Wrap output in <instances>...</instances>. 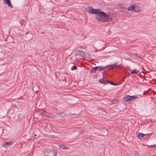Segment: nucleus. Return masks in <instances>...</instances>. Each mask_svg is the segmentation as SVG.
<instances>
[{"mask_svg": "<svg viewBox=\"0 0 156 156\" xmlns=\"http://www.w3.org/2000/svg\"><path fill=\"white\" fill-rule=\"evenodd\" d=\"M126 101H130L134 100L137 98V97L135 96L126 95L125 97Z\"/></svg>", "mask_w": 156, "mask_h": 156, "instance_id": "7ed1b4c3", "label": "nucleus"}, {"mask_svg": "<svg viewBox=\"0 0 156 156\" xmlns=\"http://www.w3.org/2000/svg\"><path fill=\"white\" fill-rule=\"evenodd\" d=\"M101 12H102L100 9H93V14H100Z\"/></svg>", "mask_w": 156, "mask_h": 156, "instance_id": "6e6552de", "label": "nucleus"}, {"mask_svg": "<svg viewBox=\"0 0 156 156\" xmlns=\"http://www.w3.org/2000/svg\"><path fill=\"white\" fill-rule=\"evenodd\" d=\"M72 69L73 70L74 69H77V67L75 66H74L72 68Z\"/></svg>", "mask_w": 156, "mask_h": 156, "instance_id": "a211bd4d", "label": "nucleus"}, {"mask_svg": "<svg viewBox=\"0 0 156 156\" xmlns=\"http://www.w3.org/2000/svg\"><path fill=\"white\" fill-rule=\"evenodd\" d=\"M149 135V134H144L141 133H139L138 134V137L140 139H141L143 137H144L145 138H146L145 137Z\"/></svg>", "mask_w": 156, "mask_h": 156, "instance_id": "20e7f679", "label": "nucleus"}, {"mask_svg": "<svg viewBox=\"0 0 156 156\" xmlns=\"http://www.w3.org/2000/svg\"><path fill=\"white\" fill-rule=\"evenodd\" d=\"M96 18L98 21L103 22L111 21L112 20L109 15L103 12L96 15Z\"/></svg>", "mask_w": 156, "mask_h": 156, "instance_id": "f257e3e1", "label": "nucleus"}, {"mask_svg": "<svg viewBox=\"0 0 156 156\" xmlns=\"http://www.w3.org/2000/svg\"><path fill=\"white\" fill-rule=\"evenodd\" d=\"M97 69L96 67H93L90 71V73H94L96 71H97Z\"/></svg>", "mask_w": 156, "mask_h": 156, "instance_id": "9b49d317", "label": "nucleus"}, {"mask_svg": "<svg viewBox=\"0 0 156 156\" xmlns=\"http://www.w3.org/2000/svg\"><path fill=\"white\" fill-rule=\"evenodd\" d=\"M97 71H100L104 70L106 68V67H102V66H97Z\"/></svg>", "mask_w": 156, "mask_h": 156, "instance_id": "9d476101", "label": "nucleus"}, {"mask_svg": "<svg viewBox=\"0 0 156 156\" xmlns=\"http://www.w3.org/2000/svg\"><path fill=\"white\" fill-rule=\"evenodd\" d=\"M99 82L102 84L106 83L102 79H101L99 80Z\"/></svg>", "mask_w": 156, "mask_h": 156, "instance_id": "f3484780", "label": "nucleus"}, {"mask_svg": "<svg viewBox=\"0 0 156 156\" xmlns=\"http://www.w3.org/2000/svg\"><path fill=\"white\" fill-rule=\"evenodd\" d=\"M76 55L80 56H84L85 55V52L81 51H78L76 53Z\"/></svg>", "mask_w": 156, "mask_h": 156, "instance_id": "423d86ee", "label": "nucleus"}, {"mask_svg": "<svg viewBox=\"0 0 156 156\" xmlns=\"http://www.w3.org/2000/svg\"><path fill=\"white\" fill-rule=\"evenodd\" d=\"M126 67L129 70H131V69L130 66H127Z\"/></svg>", "mask_w": 156, "mask_h": 156, "instance_id": "6ab92c4d", "label": "nucleus"}, {"mask_svg": "<svg viewBox=\"0 0 156 156\" xmlns=\"http://www.w3.org/2000/svg\"><path fill=\"white\" fill-rule=\"evenodd\" d=\"M86 11L90 13L93 14V8L91 7H88L86 9Z\"/></svg>", "mask_w": 156, "mask_h": 156, "instance_id": "0eeeda50", "label": "nucleus"}, {"mask_svg": "<svg viewBox=\"0 0 156 156\" xmlns=\"http://www.w3.org/2000/svg\"><path fill=\"white\" fill-rule=\"evenodd\" d=\"M13 143L12 141H9L6 142H4L3 143L2 145L4 147H5V146H9L11 145Z\"/></svg>", "mask_w": 156, "mask_h": 156, "instance_id": "1a4fd4ad", "label": "nucleus"}, {"mask_svg": "<svg viewBox=\"0 0 156 156\" xmlns=\"http://www.w3.org/2000/svg\"><path fill=\"white\" fill-rule=\"evenodd\" d=\"M50 154L51 156H57V153L55 151H51Z\"/></svg>", "mask_w": 156, "mask_h": 156, "instance_id": "f8f14e48", "label": "nucleus"}, {"mask_svg": "<svg viewBox=\"0 0 156 156\" xmlns=\"http://www.w3.org/2000/svg\"><path fill=\"white\" fill-rule=\"evenodd\" d=\"M59 147L63 149H64V150L67 149H68V147L65 146L64 145H61V146H60Z\"/></svg>", "mask_w": 156, "mask_h": 156, "instance_id": "2eb2a0df", "label": "nucleus"}, {"mask_svg": "<svg viewBox=\"0 0 156 156\" xmlns=\"http://www.w3.org/2000/svg\"><path fill=\"white\" fill-rule=\"evenodd\" d=\"M120 66V65H117L116 63H114L113 64H112L109 66L111 67L112 68H113L114 67H119Z\"/></svg>", "mask_w": 156, "mask_h": 156, "instance_id": "ddd939ff", "label": "nucleus"}, {"mask_svg": "<svg viewBox=\"0 0 156 156\" xmlns=\"http://www.w3.org/2000/svg\"><path fill=\"white\" fill-rule=\"evenodd\" d=\"M5 4H7L8 6L11 8H12L13 6L11 4L10 0H3Z\"/></svg>", "mask_w": 156, "mask_h": 156, "instance_id": "39448f33", "label": "nucleus"}, {"mask_svg": "<svg viewBox=\"0 0 156 156\" xmlns=\"http://www.w3.org/2000/svg\"><path fill=\"white\" fill-rule=\"evenodd\" d=\"M139 72V71L136 69H134L133 70H131V74H137Z\"/></svg>", "mask_w": 156, "mask_h": 156, "instance_id": "4468645a", "label": "nucleus"}, {"mask_svg": "<svg viewBox=\"0 0 156 156\" xmlns=\"http://www.w3.org/2000/svg\"><path fill=\"white\" fill-rule=\"evenodd\" d=\"M109 83L112 84V85H115V83H113V82H109Z\"/></svg>", "mask_w": 156, "mask_h": 156, "instance_id": "aec40b11", "label": "nucleus"}, {"mask_svg": "<svg viewBox=\"0 0 156 156\" xmlns=\"http://www.w3.org/2000/svg\"><path fill=\"white\" fill-rule=\"evenodd\" d=\"M146 146L149 147L150 148H155L156 147V144L152 145H146Z\"/></svg>", "mask_w": 156, "mask_h": 156, "instance_id": "dca6fc26", "label": "nucleus"}, {"mask_svg": "<svg viewBox=\"0 0 156 156\" xmlns=\"http://www.w3.org/2000/svg\"><path fill=\"white\" fill-rule=\"evenodd\" d=\"M128 10L138 12L140 10V9L138 6L136 5H133L128 7Z\"/></svg>", "mask_w": 156, "mask_h": 156, "instance_id": "f03ea898", "label": "nucleus"}, {"mask_svg": "<svg viewBox=\"0 0 156 156\" xmlns=\"http://www.w3.org/2000/svg\"><path fill=\"white\" fill-rule=\"evenodd\" d=\"M143 145L144 146L145 145L146 146V145H145L144 144H143Z\"/></svg>", "mask_w": 156, "mask_h": 156, "instance_id": "412c9836", "label": "nucleus"}]
</instances>
